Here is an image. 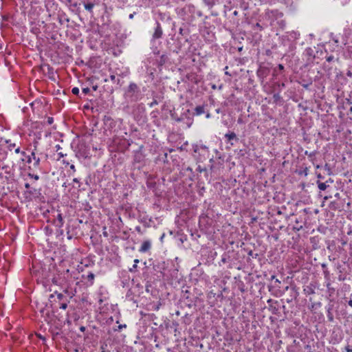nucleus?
Instances as JSON below:
<instances>
[{"label":"nucleus","instance_id":"7c9ffc66","mask_svg":"<svg viewBox=\"0 0 352 352\" xmlns=\"http://www.w3.org/2000/svg\"><path fill=\"white\" fill-rule=\"evenodd\" d=\"M6 142L7 144H9V142H10V141H8V140H6Z\"/></svg>","mask_w":352,"mask_h":352},{"label":"nucleus","instance_id":"4468645a","mask_svg":"<svg viewBox=\"0 0 352 352\" xmlns=\"http://www.w3.org/2000/svg\"><path fill=\"white\" fill-rule=\"evenodd\" d=\"M29 176H30V177H33V178H34V179H36V180H38V178H39L38 175H32V174H30V173L29 174Z\"/></svg>","mask_w":352,"mask_h":352},{"label":"nucleus","instance_id":"412c9836","mask_svg":"<svg viewBox=\"0 0 352 352\" xmlns=\"http://www.w3.org/2000/svg\"><path fill=\"white\" fill-rule=\"evenodd\" d=\"M278 67H279V69H281V70H282V69H283V68H284L283 65H280V64L278 65Z\"/></svg>","mask_w":352,"mask_h":352},{"label":"nucleus","instance_id":"f8f14e48","mask_svg":"<svg viewBox=\"0 0 352 352\" xmlns=\"http://www.w3.org/2000/svg\"><path fill=\"white\" fill-rule=\"evenodd\" d=\"M344 349L346 352H352V349H351L349 345L346 346Z\"/></svg>","mask_w":352,"mask_h":352},{"label":"nucleus","instance_id":"9d476101","mask_svg":"<svg viewBox=\"0 0 352 352\" xmlns=\"http://www.w3.org/2000/svg\"><path fill=\"white\" fill-rule=\"evenodd\" d=\"M94 277H95V276H94V274H92V273H90V274L87 276L88 279H89V280H94Z\"/></svg>","mask_w":352,"mask_h":352},{"label":"nucleus","instance_id":"423d86ee","mask_svg":"<svg viewBox=\"0 0 352 352\" xmlns=\"http://www.w3.org/2000/svg\"><path fill=\"white\" fill-rule=\"evenodd\" d=\"M94 8V4L93 3H87V4H85V8L89 11V12H91L92 11V9Z\"/></svg>","mask_w":352,"mask_h":352},{"label":"nucleus","instance_id":"7ed1b4c3","mask_svg":"<svg viewBox=\"0 0 352 352\" xmlns=\"http://www.w3.org/2000/svg\"><path fill=\"white\" fill-rule=\"evenodd\" d=\"M55 223L56 224V226H58L59 228L63 226V219L61 214H60V213L58 214L57 219H56Z\"/></svg>","mask_w":352,"mask_h":352},{"label":"nucleus","instance_id":"dca6fc26","mask_svg":"<svg viewBox=\"0 0 352 352\" xmlns=\"http://www.w3.org/2000/svg\"><path fill=\"white\" fill-rule=\"evenodd\" d=\"M15 146V144H10L9 146H8V148L10 150L12 149V147H14Z\"/></svg>","mask_w":352,"mask_h":352},{"label":"nucleus","instance_id":"0eeeda50","mask_svg":"<svg viewBox=\"0 0 352 352\" xmlns=\"http://www.w3.org/2000/svg\"><path fill=\"white\" fill-rule=\"evenodd\" d=\"M226 137L228 138V140H231L236 138V134L232 132V133L226 134Z\"/></svg>","mask_w":352,"mask_h":352},{"label":"nucleus","instance_id":"6e6552de","mask_svg":"<svg viewBox=\"0 0 352 352\" xmlns=\"http://www.w3.org/2000/svg\"><path fill=\"white\" fill-rule=\"evenodd\" d=\"M327 185L325 183H319L318 184V188L321 190H324L327 188Z\"/></svg>","mask_w":352,"mask_h":352},{"label":"nucleus","instance_id":"9b49d317","mask_svg":"<svg viewBox=\"0 0 352 352\" xmlns=\"http://www.w3.org/2000/svg\"><path fill=\"white\" fill-rule=\"evenodd\" d=\"M82 92L85 94H87L89 92V88L88 87H86V88H83L82 89Z\"/></svg>","mask_w":352,"mask_h":352},{"label":"nucleus","instance_id":"aec40b11","mask_svg":"<svg viewBox=\"0 0 352 352\" xmlns=\"http://www.w3.org/2000/svg\"><path fill=\"white\" fill-rule=\"evenodd\" d=\"M63 296V295L62 294H58V298L59 299H61Z\"/></svg>","mask_w":352,"mask_h":352},{"label":"nucleus","instance_id":"a878e982","mask_svg":"<svg viewBox=\"0 0 352 352\" xmlns=\"http://www.w3.org/2000/svg\"><path fill=\"white\" fill-rule=\"evenodd\" d=\"M332 59H333V57L329 56V57H328V58H327V61H329H329H331Z\"/></svg>","mask_w":352,"mask_h":352},{"label":"nucleus","instance_id":"393cba45","mask_svg":"<svg viewBox=\"0 0 352 352\" xmlns=\"http://www.w3.org/2000/svg\"><path fill=\"white\" fill-rule=\"evenodd\" d=\"M348 303L349 305L352 307V300H350Z\"/></svg>","mask_w":352,"mask_h":352},{"label":"nucleus","instance_id":"5701e85b","mask_svg":"<svg viewBox=\"0 0 352 352\" xmlns=\"http://www.w3.org/2000/svg\"><path fill=\"white\" fill-rule=\"evenodd\" d=\"M136 87V85L135 84H131L130 85L131 89H133V87Z\"/></svg>","mask_w":352,"mask_h":352},{"label":"nucleus","instance_id":"c85d7f7f","mask_svg":"<svg viewBox=\"0 0 352 352\" xmlns=\"http://www.w3.org/2000/svg\"><path fill=\"white\" fill-rule=\"evenodd\" d=\"M134 262H135V263H138L139 262V261H138V259H135V260L134 261Z\"/></svg>","mask_w":352,"mask_h":352},{"label":"nucleus","instance_id":"1a4fd4ad","mask_svg":"<svg viewBox=\"0 0 352 352\" xmlns=\"http://www.w3.org/2000/svg\"><path fill=\"white\" fill-rule=\"evenodd\" d=\"M72 92L75 94V95H77L78 93H79V89L78 87H74L72 90Z\"/></svg>","mask_w":352,"mask_h":352},{"label":"nucleus","instance_id":"20e7f679","mask_svg":"<svg viewBox=\"0 0 352 352\" xmlns=\"http://www.w3.org/2000/svg\"><path fill=\"white\" fill-rule=\"evenodd\" d=\"M32 160H33L35 162L36 165H38L40 162V159L36 157V155L34 152L32 153L31 156L29 157L28 162H31Z\"/></svg>","mask_w":352,"mask_h":352},{"label":"nucleus","instance_id":"6ab92c4d","mask_svg":"<svg viewBox=\"0 0 352 352\" xmlns=\"http://www.w3.org/2000/svg\"><path fill=\"white\" fill-rule=\"evenodd\" d=\"M19 152H20V148H19V147H18L15 149V153H19Z\"/></svg>","mask_w":352,"mask_h":352},{"label":"nucleus","instance_id":"4be33fe9","mask_svg":"<svg viewBox=\"0 0 352 352\" xmlns=\"http://www.w3.org/2000/svg\"><path fill=\"white\" fill-rule=\"evenodd\" d=\"M92 88H93V89H94V91H96V90H97V89H98V86H97V85L93 86V87H92Z\"/></svg>","mask_w":352,"mask_h":352},{"label":"nucleus","instance_id":"cd10ccee","mask_svg":"<svg viewBox=\"0 0 352 352\" xmlns=\"http://www.w3.org/2000/svg\"><path fill=\"white\" fill-rule=\"evenodd\" d=\"M73 181H74V182H76V183H78V182H78V180L76 178H74V179H73Z\"/></svg>","mask_w":352,"mask_h":352},{"label":"nucleus","instance_id":"39448f33","mask_svg":"<svg viewBox=\"0 0 352 352\" xmlns=\"http://www.w3.org/2000/svg\"><path fill=\"white\" fill-rule=\"evenodd\" d=\"M195 110V114L197 116L201 115L204 113V108L203 106H197Z\"/></svg>","mask_w":352,"mask_h":352},{"label":"nucleus","instance_id":"a211bd4d","mask_svg":"<svg viewBox=\"0 0 352 352\" xmlns=\"http://www.w3.org/2000/svg\"><path fill=\"white\" fill-rule=\"evenodd\" d=\"M70 168H71L72 170H73L74 171H75V170H75V166H74V164H72V165L70 166Z\"/></svg>","mask_w":352,"mask_h":352},{"label":"nucleus","instance_id":"f3484780","mask_svg":"<svg viewBox=\"0 0 352 352\" xmlns=\"http://www.w3.org/2000/svg\"><path fill=\"white\" fill-rule=\"evenodd\" d=\"M52 122H53V118H48V123H49V124H52Z\"/></svg>","mask_w":352,"mask_h":352},{"label":"nucleus","instance_id":"bb28decb","mask_svg":"<svg viewBox=\"0 0 352 352\" xmlns=\"http://www.w3.org/2000/svg\"><path fill=\"white\" fill-rule=\"evenodd\" d=\"M134 14H135V13H133V14H131L129 15V18H130V19H133V16H134Z\"/></svg>","mask_w":352,"mask_h":352},{"label":"nucleus","instance_id":"f03ea898","mask_svg":"<svg viewBox=\"0 0 352 352\" xmlns=\"http://www.w3.org/2000/svg\"><path fill=\"white\" fill-rule=\"evenodd\" d=\"M151 242L149 241H144L140 249V252H145L151 248Z\"/></svg>","mask_w":352,"mask_h":352},{"label":"nucleus","instance_id":"2eb2a0df","mask_svg":"<svg viewBox=\"0 0 352 352\" xmlns=\"http://www.w3.org/2000/svg\"><path fill=\"white\" fill-rule=\"evenodd\" d=\"M110 78L112 81H115L116 80V76L115 75H111L110 76Z\"/></svg>","mask_w":352,"mask_h":352},{"label":"nucleus","instance_id":"c756f323","mask_svg":"<svg viewBox=\"0 0 352 352\" xmlns=\"http://www.w3.org/2000/svg\"><path fill=\"white\" fill-rule=\"evenodd\" d=\"M207 118H209L210 117V114L208 113L207 116H206Z\"/></svg>","mask_w":352,"mask_h":352},{"label":"nucleus","instance_id":"f257e3e1","mask_svg":"<svg viewBox=\"0 0 352 352\" xmlns=\"http://www.w3.org/2000/svg\"><path fill=\"white\" fill-rule=\"evenodd\" d=\"M162 35V30L159 23H157V26L155 28V32L153 34V38H160Z\"/></svg>","mask_w":352,"mask_h":352},{"label":"nucleus","instance_id":"ddd939ff","mask_svg":"<svg viewBox=\"0 0 352 352\" xmlns=\"http://www.w3.org/2000/svg\"><path fill=\"white\" fill-rule=\"evenodd\" d=\"M67 307V303H62L60 308L63 309H65Z\"/></svg>","mask_w":352,"mask_h":352},{"label":"nucleus","instance_id":"b1692460","mask_svg":"<svg viewBox=\"0 0 352 352\" xmlns=\"http://www.w3.org/2000/svg\"><path fill=\"white\" fill-rule=\"evenodd\" d=\"M25 187L26 188H30V184H29L28 183H26V184H25Z\"/></svg>","mask_w":352,"mask_h":352}]
</instances>
